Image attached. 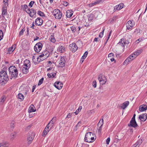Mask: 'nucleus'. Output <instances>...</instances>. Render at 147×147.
Here are the masks:
<instances>
[{
	"mask_svg": "<svg viewBox=\"0 0 147 147\" xmlns=\"http://www.w3.org/2000/svg\"><path fill=\"white\" fill-rule=\"evenodd\" d=\"M63 4L64 6H67L69 5V3L67 1H63Z\"/></svg>",
	"mask_w": 147,
	"mask_h": 147,
	"instance_id": "nucleus-56",
	"label": "nucleus"
},
{
	"mask_svg": "<svg viewBox=\"0 0 147 147\" xmlns=\"http://www.w3.org/2000/svg\"><path fill=\"white\" fill-rule=\"evenodd\" d=\"M71 117V114L70 113H69L67 115L66 118H70Z\"/></svg>",
	"mask_w": 147,
	"mask_h": 147,
	"instance_id": "nucleus-62",
	"label": "nucleus"
},
{
	"mask_svg": "<svg viewBox=\"0 0 147 147\" xmlns=\"http://www.w3.org/2000/svg\"><path fill=\"white\" fill-rule=\"evenodd\" d=\"M5 97L4 96H3L1 97V101L0 102V103H3L4 102L5 100Z\"/></svg>",
	"mask_w": 147,
	"mask_h": 147,
	"instance_id": "nucleus-48",
	"label": "nucleus"
},
{
	"mask_svg": "<svg viewBox=\"0 0 147 147\" xmlns=\"http://www.w3.org/2000/svg\"><path fill=\"white\" fill-rule=\"evenodd\" d=\"M128 126L129 127H132L134 128H136L138 126L136 120L132 119L130 121V123L128 124Z\"/></svg>",
	"mask_w": 147,
	"mask_h": 147,
	"instance_id": "nucleus-10",
	"label": "nucleus"
},
{
	"mask_svg": "<svg viewBox=\"0 0 147 147\" xmlns=\"http://www.w3.org/2000/svg\"><path fill=\"white\" fill-rule=\"evenodd\" d=\"M8 1V0H3V2L4 3V4L3 5L2 7H7L9 5Z\"/></svg>",
	"mask_w": 147,
	"mask_h": 147,
	"instance_id": "nucleus-35",
	"label": "nucleus"
},
{
	"mask_svg": "<svg viewBox=\"0 0 147 147\" xmlns=\"http://www.w3.org/2000/svg\"><path fill=\"white\" fill-rule=\"evenodd\" d=\"M42 20L40 18H38L35 20V24L36 26H40L42 24Z\"/></svg>",
	"mask_w": 147,
	"mask_h": 147,
	"instance_id": "nucleus-12",
	"label": "nucleus"
},
{
	"mask_svg": "<svg viewBox=\"0 0 147 147\" xmlns=\"http://www.w3.org/2000/svg\"><path fill=\"white\" fill-rule=\"evenodd\" d=\"M139 118L142 121H145L147 118L146 114L145 113L141 115H139Z\"/></svg>",
	"mask_w": 147,
	"mask_h": 147,
	"instance_id": "nucleus-15",
	"label": "nucleus"
},
{
	"mask_svg": "<svg viewBox=\"0 0 147 147\" xmlns=\"http://www.w3.org/2000/svg\"><path fill=\"white\" fill-rule=\"evenodd\" d=\"M103 124V119L102 120H100L97 124V125L98 127L99 128H101Z\"/></svg>",
	"mask_w": 147,
	"mask_h": 147,
	"instance_id": "nucleus-32",
	"label": "nucleus"
},
{
	"mask_svg": "<svg viewBox=\"0 0 147 147\" xmlns=\"http://www.w3.org/2000/svg\"><path fill=\"white\" fill-rule=\"evenodd\" d=\"M51 21H48L46 23V26H47L48 27H49L51 25Z\"/></svg>",
	"mask_w": 147,
	"mask_h": 147,
	"instance_id": "nucleus-50",
	"label": "nucleus"
},
{
	"mask_svg": "<svg viewBox=\"0 0 147 147\" xmlns=\"http://www.w3.org/2000/svg\"><path fill=\"white\" fill-rule=\"evenodd\" d=\"M94 16L93 13H90L89 15V17L88 18V20L89 21L92 20L93 19Z\"/></svg>",
	"mask_w": 147,
	"mask_h": 147,
	"instance_id": "nucleus-37",
	"label": "nucleus"
},
{
	"mask_svg": "<svg viewBox=\"0 0 147 147\" xmlns=\"http://www.w3.org/2000/svg\"><path fill=\"white\" fill-rule=\"evenodd\" d=\"M50 41L53 43H54L55 42L56 40L54 36L52 35L51 36L50 38Z\"/></svg>",
	"mask_w": 147,
	"mask_h": 147,
	"instance_id": "nucleus-43",
	"label": "nucleus"
},
{
	"mask_svg": "<svg viewBox=\"0 0 147 147\" xmlns=\"http://www.w3.org/2000/svg\"><path fill=\"white\" fill-rule=\"evenodd\" d=\"M70 29L73 33H75L76 32H78V30L74 26H73L70 27Z\"/></svg>",
	"mask_w": 147,
	"mask_h": 147,
	"instance_id": "nucleus-34",
	"label": "nucleus"
},
{
	"mask_svg": "<svg viewBox=\"0 0 147 147\" xmlns=\"http://www.w3.org/2000/svg\"><path fill=\"white\" fill-rule=\"evenodd\" d=\"M45 129H47L48 130V131H49L52 129V127H50L49 126H48L47 125L46 127L45 128Z\"/></svg>",
	"mask_w": 147,
	"mask_h": 147,
	"instance_id": "nucleus-57",
	"label": "nucleus"
},
{
	"mask_svg": "<svg viewBox=\"0 0 147 147\" xmlns=\"http://www.w3.org/2000/svg\"><path fill=\"white\" fill-rule=\"evenodd\" d=\"M136 32H137V34H138V33H139L140 32V29H136L135 30L134 32V33Z\"/></svg>",
	"mask_w": 147,
	"mask_h": 147,
	"instance_id": "nucleus-64",
	"label": "nucleus"
},
{
	"mask_svg": "<svg viewBox=\"0 0 147 147\" xmlns=\"http://www.w3.org/2000/svg\"><path fill=\"white\" fill-rule=\"evenodd\" d=\"M8 76L6 71L2 70L0 72V83L1 85L6 84L9 80Z\"/></svg>",
	"mask_w": 147,
	"mask_h": 147,
	"instance_id": "nucleus-1",
	"label": "nucleus"
},
{
	"mask_svg": "<svg viewBox=\"0 0 147 147\" xmlns=\"http://www.w3.org/2000/svg\"><path fill=\"white\" fill-rule=\"evenodd\" d=\"M118 44L121 46H125V39L122 38L120 40Z\"/></svg>",
	"mask_w": 147,
	"mask_h": 147,
	"instance_id": "nucleus-29",
	"label": "nucleus"
},
{
	"mask_svg": "<svg viewBox=\"0 0 147 147\" xmlns=\"http://www.w3.org/2000/svg\"><path fill=\"white\" fill-rule=\"evenodd\" d=\"M73 14V11L72 10H69L66 12V16L67 18H70Z\"/></svg>",
	"mask_w": 147,
	"mask_h": 147,
	"instance_id": "nucleus-19",
	"label": "nucleus"
},
{
	"mask_svg": "<svg viewBox=\"0 0 147 147\" xmlns=\"http://www.w3.org/2000/svg\"><path fill=\"white\" fill-rule=\"evenodd\" d=\"M96 138H84V141L87 142L91 143L94 141Z\"/></svg>",
	"mask_w": 147,
	"mask_h": 147,
	"instance_id": "nucleus-26",
	"label": "nucleus"
},
{
	"mask_svg": "<svg viewBox=\"0 0 147 147\" xmlns=\"http://www.w3.org/2000/svg\"><path fill=\"white\" fill-rule=\"evenodd\" d=\"M117 17L116 16H114L113 18V19L111 20V22H112V21H114L115 20L116 18H117Z\"/></svg>",
	"mask_w": 147,
	"mask_h": 147,
	"instance_id": "nucleus-61",
	"label": "nucleus"
},
{
	"mask_svg": "<svg viewBox=\"0 0 147 147\" xmlns=\"http://www.w3.org/2000/svg\"><path fill=\"white\" fill-rule=\"evenodd\" d=\"M147 109V106L146 105H143L141 106L139 109V110L141 112L144 111Z\"/></svg>",
	"mask_w": 147,
	"mask_h": 147,
	"instance_id": "nucleus-22",
	"label": "nucleus"
},
{
	"mask_svg": "<svg viewBox=\"0 0 147 147\" xmlns=\"http://www.w3.org/2000/svg\"><path fill=\"white\" fill-rule=\"evenodd\" d=\"M49 132L48 130L47 129H45H45L42 134V136H43L44 137L46 135L47 133Z\"/></svg>",
	"mask_w": 147,
	"mask_h": 147,
	"instance_id": "nucleus-41",
	"label": "nucleus"
},
{
	"mask_svg": "<svg viewBox=\"0 0 147 147\" xmlns=\"http://www.w3.org/2000/svg\"><path fill=\"white\" fill-rule=\"evenodd\" d=\"M3 36V32L1 30H0V41L2 39V37Z\"/></svg>",
	"mask_w": 147,
	"mask_h": 147,
	"instance_id": "nucleus-49",
	"label": "nucleus"
},
{
	"mask_svg": "<svg viewBox=\"0 0 147 147\" xmlns=\"http://www.w3.org/2000/svg\"><path fill=\"white\" fill-rule=\"evenodd\" d=\"M143 140L142 139H139V140L137 141L135 144L134 145L133 147H136L137 145H140L142 143Z\"/></svg>",
	"mask_w": 147,
	"mask_h": 147,
	"instance_id": "nucleus-27",
	"label": "nucleus"
},
{
	"mask_svg": "<svg viewBox=\"0 0 147 147\" xmlns=\"http://www.w3.org/2000/svg\"><path fill=\"white\" fill-rule=\"evenodd\" d=\"M11 137H16V133L14 132L11 134Z\"/></svg>",
	"mask_w": 147,
	"mask_h": 147,
	"instance_id": "nucleus-58",
	"label": "nucleus"
},
{
	"mask_svg": "<svg viewBox=\"0 0 147 147\" xmlns=\"http://www.w3.org/2000/svg\"><path fill=\"white\" fill-rule=\"evenodd\" d=\"M42 47V43L40 42L37 43L34 46V51L37 53H39L41 50Z\"/></svg>",
	"mask_w": 147,
	"mask_h": 147,
	"instance_id": "nucleus-7",
	"label": "nucleus"
},
{
	"mask_svg": "<svg viewBox=\"0 0 147 147\" xmlns=\"http://www.w3.org/2000/svg\"><path fill=\"white\" fill-rule=\"evenodd\" d=\"M135 25V23L133 20L128 21L126 23V30H131Z\"/></svg>",
	"mask_w": 147,
	"mask_h": 147,
	"instance_id": "nucleus-5",
	"label": "nucleus"
},
{
	"mask_svg": "<svg viewBox=\"0 0 147 147\" xmlns=\"http://www.w3.org/2000/svg\"><path fill=\"white\" fill-rule=\"evenodd\" d=\"M33 138H27V141L28 144H30L33 141Z\"/></svg>",
	"mask_w": 147,
	"mask_h": 147,
	"instance_id": "nucleus-47",
	"label": "nucleus"
},
{
	"mask_svg": "<svg viewBox=\"0 0 147 147\" xmlns=\"http://www.w3.org/2000/svg\"><path fill=\"white\" fill-rule=\"evenodd\" d=\"M142 52V49H140L136 51L135 52H134V53H135L136 56L137 57V56L140 55Z\"/></svg>",
	"mask_w": 147,
	"mask_h": 147,
	"instance_id": "nucleus-38",
	"label": "nucleus"
},
{
	"mask_svg": "<svg viewBox=\"0 0 147 147\" xmlns=\"http://www.w3.org/2000/svg\"><path fill=\"white\" fill-rule=\"evenodd\" d=\"M29 112H33L36 111V109H35L34 105L32 104L31 105L29 109Z\"/></svg>",
	"mask_w": 147,
	"mask_h": 147,
	"instance_id": "nucleus-23",
	"label": "nucleus"
},
{
	"mask_svg": "<svg viewBox=\"0 0 147 147\" xmlns=\"http://www.w3.org/2000/svg\"><path fill=\"white\" fill-rule=\"evenodd\" d=\"M56 117H53L52 119L50 121L49 123L47 125L48 126H49L50 127L52 128L53 125L54 123H55L56 121Z\"/></svg>",
	"mask_w": 147,
	"mask_h": 147,
	"instance_id": "nucleus-17",
	"label": "nucleus"
},
{
	"mask_svg": "<svg viewBox=\"0 0 147 147\" xmlns=\"http://www.w3.org/2000/svg\"><path fill=\"white\" fill-rule=\"evenodd\" d=\"M44 79V78H42L39 80V82L38 84V86H40L42 84Z\"/></svg>",
	"mask_w": 147,
	"mask_h": 147,
	"instance_id": "nucleus-46",
	"label": "nucleus"
},
{
	"mask_svg": "<svg viewBox=\"0 0 147 147\" xmlns=\"http://www.w3.org/2000/svg\"><path fill=\"white\" fill-rule=\"evenodd\" d=\"M88 54V52L87 51H86L84 53L83 55V57H86L87 56V55Z\"/></svg>",
	"mask_w": 147,
	"mask_h": 147,
	"instance_id": "nucleus-60",
	"label": "nucleus"
},
{
	"mask_svg": "<svg viewBox=\"0 0 147 147\" xmlns=\"http://www.w3.org/2000/svg\"><path fill=\"white\" fill-rule=\"evenodd\" d=\"M34 2V1H31L29 3L28 6L30 7H32Z\"/></svg>",
	"mask_w": 147,
	"mask_h": 147,
	"instance_id": "nucleus-52",
	"label": "nucleus"
},
{
	"mask_svg": "<svg viewBox=\"0 0 147 147\" xmlns=\"http://www.w3.org/2000/svg\"><path fill=\"white\" fill-rule=\"evenodd\" d=\"M10 49H11L9 48L8 49V50L7 51V54H10L13 52V50L11 51Z\"/></svg>",
	"mask_w": 147,
	"mask_h": 147,
	"instance_id": "nucleus-55",
	"label": "nucleus"
},
{
	"mask_svg": "<svg viewBox=\"0 0 147 147\" xmlns=\"http://www.w3.org/2000/svg\"><path fill=\"white\" fill-rule=\"evenodd\" d=\"M15 122L14 121H12L11 123L10 127L11 128H13L14 127V124Z\"/></svg>",
	"mask_w": 147,
	"mask_h": 147,
	"instance_id": "nucleus-54",
	"label": "nucleus"
},
{
	"mask_svg": "<svg viewBox=\"0 0 147 147\" xmlns=\"http://www.w3.org/2000/svg\"><path fill=\"white\" fill-rule=\"evenodd\" d=\"M25 30L26 29H25V28H24L21 30L19 32V36H21L23 35L24 31H25Z\"/></svg>",
	"mask_w": 147,
	"mask_h": 147,
	"instance_id": "nucleus-44",
	"label": "nucleus"
},
{
	"mask_svg": "<svg viewBox=\"0 0 147 147\" xmlns=\"http://www.w3.org/2000/svg\"><path fill=\"white\" fill-rule=\"evenodd\" d=\"M36 59H37V60L36 61H34V63L35 64H37L38 63H39L42 61H43L45 59L44 58H43L42 59L39 58L38 57H37L36 58Z\"/></svg>",
	"mask_w": 147,
	"mask_h": 147,
	"instance_id": "nucleus-20",
	"label": "nucleus"
},
{
	"mask_svg": "<svg viewBox=\"0 0 147 147\" xmlns=\"http://www.w3.org/2000/svg\"><path fill=\"white\" fill-rule=\"evenodd\" d=\"M30 10L31 11H30V12H27L26 11H25L28 13L29 14V15L30 17L32 18L34 17V15H36V10L33 9H31Z\"/></svg>",
	"mask_w": 147,
	"mask_h": 147,
	"instance_id": "nucleus-16",
	"label": "nucleus"
},
{
	"mask_svg": "<svg viewBox=\"0 0 147 147\" xmlns=\"http://www.w3.org/2000/svg\"><path fill=\"white\" fill-rule=\"evenodd\" d=\"M101 131L102 129L99 128L96 131V134L98 136V137H101V135H102Z\"/></svg>",
	"mask_w": 147,
	"mask_h": 147,
	"instance_id": "nucleus-33",
	"label": "nucleus"
},
{
	"mask_svg": "<svg viewBox=\"0 0 147 147\" xmlns=\"http://www.w3.org/2000/svg\"><path fill=\"white\" fill-rule=\"evenodd\" d=\"M55 87L58 90L61 89L63 86V84L61 82H56L54 84Z\"/></svg>",
	"mask_w": 147,
	"mask_h": 147,
	"instance_id": "nucleus-11",
	"label": "nucleus"
},
{
	"mask_svg": "<svg viewBox=\"0 0 147 147\" xmlns=\"http://www.w3.org/2000/svg\"><path fill=\"white\" fill-rule=\"evenodd\" d=\"M124 4L122 3H120L118 5H117L114 7L113 10L114 12H115L116 10H119L122 9L123 7Z\"/></svg>",
	"mask_w": 147,
	"mask_h": 147,
	"instance_id": "nucleus-13",
	"label": "nucleus"
},
{
	"mask_svg": "<svg viewBox=\"0 0 147 147\" xmlns=\"http://www.w3.org/2000/svg\"><path fill=\"white\" fill-rule=\"evenodd\" d=\"M7 12V7H2V14L3 17H4V16H5L6 15Z\"/></svg>",
	"mask_w": 147,
	"mask_h": 147,
	"instance_id": "nucleus-24",
	"label": "nucleus"
},
{
	"mask_svg": "<svg viewBox=\"0 0 147 147\" xmlns=\"http://www.w3.org/2000/svg\"><path fill=\"white\" fill-rule=\"evenodd\" d=\"M129 56V57L131 58V59L132 61L134 59L137 57L135 53H134L132 54Z\"/></svg>",
	"mask_w": 147,
	"mask_h": 147,
	"instance_id": "nucleus-42",
	"label": "nucleus"
},
{
	"mask_svg": "<svg viewBox=\"0 0 147 147\" xmlns=\"http://www.w3.org/2000/svg\"><path fill=\"white\" fill-rule=\"evenodd\" d=\"M29 137L28 138H34L35 137V134L34 132H29Z\"/></svg>",
	"mask_w": 147,
	"mask_h": 147,
	"instance_id": "nucleus-36",
	"label": "nucleus"
},
{
	"mask_svg": "<svg viewBox=\"0 0 147 147\" xmlns=\"http://www.w3.org/2000/svg\"><path fill=\"white\" fill-rule=\"evenodd\" d=\"M9 74L11 76L10 78L11 80L13 78L15 79L18 76V72L17 68L14 66H11L9 68Z\"/></svg>",
	"mask_w": 147,
	"mask_h": 147,
	"instance_id": "nucleus-2",
	"label": "nucleus"
},
{
	"mask_svg": "<svg viewBox=\"0 0 147 147\" xmlns=\"http://www.w3.org/2000/svg\"><path fill=\"white\" fill-rule=\"evenodd\" d=\"M31 66L30 61L28 59H26L24 61V64L22 66V71L23 74H26L28 71L29 69Z\"/></svg>",
	"mask_w": 147,
	"mask_h": 147,
	"instance_id": "nucleus-3",
	"label": "nucleus"
},
{
	"mask_svg": "<svg viewBox=\"0 0 147 147\" xmlns=\"http://www.w3.org/2000/svg\"><path fill=\"white\" fill-rule=\"evenodd\" d=\"M100 77H101V75H99L98 78V79L100 83L102 84H105L106 82V81L104 79L102 80H101V78H100Z\"/></svg>",
	"mask_w": 147,
	"mask_h": 147,
	"instance_id": "nucleus-30",
	"label": "nucleus"
},
{
	"mask_svg": "<svg viewBox=\"0 0 147 147\" xmlns=\"http://www.w3.org/2000/svg\"><path fill=\"white\" fill-rule=\"evenodd\" d=\"M21 8L22 9H23L24 11H26V10L28 8V6L26 4L22 5H21Z\"/></svg>",
	"mask_w": 147,
	"mask_h": 147,
	"instance_id": "nucleus-45",
	"label": "nucleus"
},
{
	"mask_svg": "<svg viewBox=\"0 0 147 147\" xmlns=\"http://www.w3.org/2000/svg\"><path fill=\"white\" fill-rule=\"evenodd\" d=\"M49 52L47 50H45L43 51L41 54L39 56V57H43L45 59H46L49 57Z\"/></svg>",
	"mask_w": 147,
	"mask_h": 147,
	"instance_id": "nucleus-9",
	"label": "nucleus"
},
{
	"mask_svg": "<svg viewBox=\"0 0 147 147\" xmlns=\"http://www.w3.org/2000/svg\"><path fill=\"white\" fill-rule=\"evenodd\" d=\"M81 123L82 122L81 121H79L76 125V127L80 126L81 125Z\"/></svg>",
	"mask_w": 147,
	"mask_h": 147,
	"instance_id": "nucleus-63",
	"label": "nucleus"
},
{
	"mask_svg": "<svg viewBox=\"0 0 147 147\" xmlns=\"http://www.w3.org/2000/svg\"><path fill=\"white\" fill-rule=\"evenodd\" d=\"M55 12L56 13H53V16L55 17L56 19H60L62 17V13L61 11L58 9L55 10Z\"/></svg>",
	"mask_w": 147,
	"mask_h": 147,
	"instance_id": "nucleus-8",
	"label": "nucleus"
},
{
	"mask_svg": "<svg viewBox=\"0 0 147 147\" xmlns=\"http://www.w3.org/2000/svg\"><path fill=\"white\" fill-rule=\"evenodd\" d=\"M18 98L21 100H23L24 99V96L23 94L21 93H19L18 95Z\"/></svg>",
	"mask_w": 147,
	"mask_h": 147,
	"instance_id": "nucleus-40",
	"label": "nucleus"
},
{
	"mask_svg": "<svg viewBox=\"0 0 147 147\" xmlns=\"http://www.w3.org/2000/svg\"><path fill=\"white\" fill-rule=\"evenodd\" d=\"M132 61V60L131 59V58L129 57V56L127 57L126 60L124 61V65H127L128 64L129 62H131Z\"/></svg>",
	"mask_w": 147,
	"mask_h": 147,
	"instance_id": "nucleus-25",
	"label": "nucleus"
},
{
	"mask_svg": "<svg viewBox=\"0 0 147 147\" xmlns=\"http://www.w3.org/2000/svg\"><path fill=\"white\" fill-rule=\"evenodd\" d=\"M9 145V144L7 142H4L0 144V146L1 147H7Z\"/></svg>",
	"mask_w": 147,
	"mask_h": 147,
	"instance_id": "nucleus-28",
	"label": "nucleus"
},
{
	"mask_svg": "<svg viewBox=\"0 0 147 147\" xmlns=\"http://www.w3.org/2000/svg\"><path fill=\"white\" fill-rule=\"evenodd\" d=\"M80 42H81L80 40H78L76 42V43H73L72 44H70L69 45L70 50L73 52H75L78 49V46L76 45Z\"/></svg>",
	"mask_w": 147,
	"mask_h": 147,
	"instance_id": "nucleus-4",
	"label": "nucleus"
},
{
	"mask_svg": "<svg viewBox=\"0 0 147 147\" xmlns=\"http://www.w3.org/2000/svg\"><path fill=\"white\" fill-rule=\"evenodd\" d=\"M101 1H102L101 0H98L97 1H96L95 2L89 4V5L90 7H92V6H93L94 5H95L99 3Z\"/></svg>",
	"mask_w": 147,
	"mask_h": 147,
	"instance_id": "nucleus-31",
	"label": "nucleus"
},
{
	"mask_svg": "<svg viewBox=\"0 0 147 147\" xmlns=\"http://www.w3.org/2000/svg\"><path fill=\"white\" fill-rule=\"evenodd\" d=\"M59 62L60 67H63L65 66V61L64 57H61Z\"/></svg>",
	"mask_w": 147,
	"mask_h": 147,
	"instance_id": "nucleus-14",
	"label": "nucleus"
},
{
	"mask_svg": "<svg viewBox=\"0 0 147 147\" xmlns=\"http://www.w3.org/2000/svg\"><path fill=\"white\" fill-rule=\"evenodd\" d=\"M37 14L40 16L44 17L45 16L44 13L40 11H38Z\"/></svg>",
	"mask_w": 147,
	"mask_h": 147,
	"instance_id": "nucleus-39",
	"label": "nucleus"
},
{
	"mask_svg": "<svg viewBox=\"0 0 147 147\" xmlns=\"http://www.w3.org/2000/svg\"><path fill=\"white\" fill-rule=\"evenodd\" d=\"M129 102L128 101H126L123 103L121 106V108L124 109L129 105Z\"/></svg>",
	"mask_w": 147,
	"mask_h": 147,
	"instance_id": "nucleus-21",
	"label": "nucleus"
},
{
	"mask_svg": "<svg viewBox=\"0 0 147 147\" xmlns=\"http://www.w3.org/2000/svg\"><path fill=\"white\" fill-rule=\"evenodd\" d=\"M51 74H52L51 75L52 78H55L56 76V73H51Z\"/></svg>",
	"mask_w": 147,
	"mask_h": 147,
	"instance_id": "nucleus-59",
	"label": "nucleus"
},
{
	"mask_svg": "<svg viewBox=\"0 0 147 147\" xmlns=\"http://www.w3.org/2000/svg\"><path fill=\"white\" fill-rule=\"evenodd\" d=\"M59 47L57 49V51L60 53L65 52V48L63 44L60 43H59Z\"/></svg>",
	"mask_w": 147,
	"mask_h": 147,
	"instance_id": "nucleus-6",
	"label": "nucleus"
},
{
	"mask_svg": "<svg viewBox=\"0 0 147 147\" xmlns=\"http://www.w3.org/2000/svg\"><path fill=\"white\" fill-rule=\"evenodd\" d=\"M105 29H103L102 31L101 32H100L99 35V37L100 38H102V37L103 35V33L104 32Z\"/></svg>",
	"mask_w": 147,
	"mask_h": 147,
	"instance_id": "nucleus-53",
	"label": "nucleus"
},
{
	"mask_svg": "<svg viewBox=\"0 0 147 147\" xmlns=\"http://www.w3.org/2000/svg\"><path fill=\"white\" fill-rule=\"evenodd\" d=\"M95 136L93 133L88 132L86 134L84 138H94Z\"/></svg>",
	"mask_w": 147,
	"mask_h": 147,
	"instance_id": "nucleus-18",
	"label": "nucleus"
},
{
	"mask_svg": "<svg viewBox=\"0 0 147 147\" xmlns=\"http://www.w3.org/2000/svg\"><path fill=\"white\" fill-rule=\"evenodd\" d=\"M92 85L93 86L94 88H95L96 86V82L95 80L94 81L92 82Z\"/></svg>",
	"mask_w": 147,
	"mask_h": 147,
	"instance_id": "nucleus-51",
	"label": "nucleus"
}]
</instances>
